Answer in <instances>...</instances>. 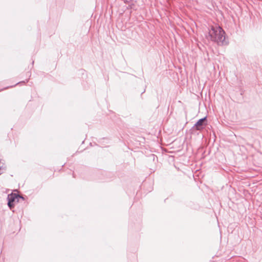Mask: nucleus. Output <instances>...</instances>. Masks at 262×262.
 I'll return each instance as SVG.
<instances>
[{"instance_id":"nucleus-4","label":"nucleus","mask_w":262,"mask_h":262,"mask_svg":"<svg viewBox=\"0 0 262 262\" xmlns=\"http://www.w3.org/2000/svg\"><path fill=\"white\" fill-rule=\"evenodd\" d=\"M18 198H21V199L24 200V198L21 195H20V196H18Z\"/></svg>"},{"instance_id":"nucleus-3","label":"nucleus","mask_w":262,"mask_h":262,"mask_svg":"<svg viewBox=\"0 0 262 262\" xmlns=\"http://www.w3.org/2000/svg\"><path fill=\"white\" fill-rule=\"evenodd\" d=\"M18 196H20V195L13 193H12L8 195V206L10 209H12L13 208H14V203L15 202L16 200L17 202H18Z\"/></svg>"},{"instance_id":"nucleus-2","label":"nucleus","mask_w":262,"mask_h":262,"mask_svg":"<svg viewBox=\"0 0 262 262\" xmlns=\"http://www.w3.org/2000/svg\"><path fill=\"white\" fill-rule=\"evenodd\" d=\"M206 121L207 117H205L198 120V121L193 126L192 128L194 130L195 129L196 130H202L207 125Z\"/></svg>"},{"instance_id":"nucleus-5","label":"nucleus","mask_w":262,"mask_h":262,"mask_svg":"<svg viewBox=\"0 0 262 262\" xmlns=\"http://www.w3.org/2000/svg\"><path fill=\"white\" fill-rule=\"evenodd\" d=\"M25 82L24 81H23L18 82L17 84H19V83H25Z\"/></svg>"},{"instance_id":"nucleus-1","label":"nucleus","mask_w":262,"mask_h":262,"mask_svg":"<svg viewBox=\"0 0 262 262\" xmlns=\"http://www.w3.org/2000/svg\"><path fill=\"white\" fill-rule=\"evenodd\" d=\"M208 30V34L206 36L208 40L216 42L219 46L227 44L225 40V32L222 27L217 25H215L210 26Z\"/></svg>"}]
</instances>
